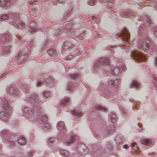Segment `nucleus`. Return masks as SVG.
I'll list each match as a JSON object with an SVG mask.
<instances>
[{
	"instance_id": "1",
	"label": "nucleus",
	"mask_w": 157,
	"mask_h": 157,
	"mask_svg": "<svg viewBox=\"0 0 157 157\" xmlns=\"http://www.w3.org/2000/svg\"><path fill=\"white\" fill-rule=\"evenodd\" d=\"M24 116L28 119L33 118L39 122H45L47 121L45 116H43L42 111L38 107L33 106L31 109L25 107L24 110Z\"/></svg>"
},
{
	"instance_id": "2",
	"label": "nucleus",
	"mask_w": 157,
	"mask_h": 157,
	"mask_svg": "<svg viewBox=\"0 0 157 157\" xmlns=\"http://www.w3.org/2000/svg\"><path fill=\"white\" fill-rule=\"evenodd\" d=\"M54 81L51 76H47L46 77L43 76L40 79L35 80L32 81V84L36 86H40L44 84L46 85H49L54 83Z\"/></svg>"
},
{
	"instance_id": "3",
	"label": "nucleus",
	"mask_w": 157,
	"mask_h": 157,
	"mask_svg": "<svg viewBox=\"0 0 157 157\" xmlns=\"http://www.w3.org/2000/svg\"><path fill=\"white\" fill-rule=\"evenodd\" d=\"M77 148V151L79 152V154L77 153L73 154L72 157H82L81 155H85V151H86L87 150V147L83 144L82 143H79L78 144Z\"/></svg>"
},
{
	"instance_id": "4",
	"label": "nucleus",
	"mask_w": 157,
	"mask_h": 157,
	"mask_svg": "<svg viewBox=\"0 0 157 157\" xmlns=\"http://www.w3.org/2000/svg\"><path fill=\"white\" fill-rule=\"evenodd\" d=\"M10 18L11 19L13 20L12 21V23L14 24L18 28L22 29L24 26L25 24L24 23L21 21L20 20H16L18 19V15L16 13H13L10 15Z\"/></svg>"
},
{
	"instance_id": "5",
	"label": "nucleus",
	"mask_w": 157,
	"mask_h": 157,
	"mask_svg": "<svg viewBox=\"0 0 157 157\" xmlns=\"http://www.w3.org/2000/svg\"><path fill=\"white\" fill-rule=\"evenodd\" d=\"M139 40V45L143 49H147L149 47L150 43L147 37L142 36Z\"/></svg>"
},
{
	"instance_id": "6",
	"label": "nucleus",
	"mask_w": 157,
	"mask_h": 157,
	"mask_svg": "<svg viewBox=\"0 0 157 157\" xmlns=\"http://www.w3.org/2000/svg\"><path fill=\"white\" fill-rule=\"evenodd\" d=\"M131 57L136 60L140 61L142 60L143 61L145 59L144 56L141 54L139 52L137 51H132L131 52Z\"/></svg>"
},
{
	"instance_id": "7",
	"label": "nucleus",
	"mask_w": 157,
	"mask_h": 157,
	"mask_svg": "<svg viewBox=\"0 0 157 157\" xmlns=\"http://www.w3.org/2000/svg\"><path fill=\"white\" fill-rule=\"evenodd\" d=\"M78 70L76 69L70 68L68 71V73H70L68 75L69 77L75 80H77L79 78V76L78 75L74 73V72H76Z\"/></svg>"
},
{
	"instance_id": "8",
	"label": "nucleus",
	"mask_w": 157,
	"mask_h": 157,
	"mask_svg": "<svg viewBox=\"0 0 157 157\" xmlns=\"http://www.w3.org/2000/svg\"><path fill=\"white\" fill-rule=\"evenodd\" d=\"M121 37L122 39H124L126 40V42H127L125 43V44H123L122 45V47L124 48H127L129 46L128 42V40L129 39L130 35L128 31L125 29L123 31L121 34Z\"/></svg>"
},
{
	"instance_id": "9",
	"label": "nucleus",
	"mask_w": 157,
	"mask_h": 157,
	"mask_svg": "<svg viewBox=\"0 0 157 157\" xmlns=\"http://www.w3.org/2000/svg\"><path fill=\"white\" fill-rule=\"evenodd\" d=\"M27 99L29 102L31 103L38 102L42 101L39 98L38 96L36 94L29 96L27 98Z\"/></svg>"
},
{
	"instance_id": "10",
	"label": "nucleus",
	"mask_w": 157,
	"mask_h": 157,
	"mask_svg": "<svg viewBox=\"0 0 157 157\" xmlns=\"http://www.w3.org/2000/svg\"><path fill=\"white\" fill-rule=\"evenodd\" d=\"M1 135L3 139L6 141L8 140V139L9 138L10 136V134L8 130H3L1 132Z\"/></svg>"
},
{
	"instance_id": "11",
	"label": "nucleus",
	"mask_w": 157,
	"mask_h": 157,
	"mask_svg": "<svg viewBox=\"0 0 157 157\" xmlns=\"http://www.w3.org/2000/svg\"><path fill=\"white\" fill-rule=\"evenodd\" d=\"M141 143L144 145L150 146L152 143V140L149 139H143L141 140Z\"/></svg>"
},
{
	"instance_id": "12",
	"label": "nucleus",
	"mask_w": 157,
	"mask_h": 157,
	"mask_svg": "<svg viewBox=\"0 0 157 157\" xmlns=\"http://www.w3.org/2000/svg\"><path fill=\"white\" fill-rule=\"evenodd\" d=\"M98 62L100 65H102L108 64L109 62V60L107 58L104 57L99 59L98 60Z\"/></svg>"
},
{
	"instance_id": "13",
	"label": "nucleus",
	"mask_w": 157,
	"mask_h": 157,
	"mask_svg": "<svg viewBox=\"0 0 157 157\" xmlns=\"http://www.w3.org/2000/svg\"><path fill=\"white\" fill-rule=\"evenodd\" d=\"M57 128L59 130H65L66 126L64 123L62 121H60L58 122L57 124Z\"/></svg>"
},
{
	"instance_id": "14",
	"label": "nucleus",
	"mask_w": 157,
	"mask_h": 157,
	"mask_svg": "<svg viewBox=\"0 0 157 157\" xmlns=\"http://www.w3.org/2000/svg\"><path fill=\"white\" fill-rule=\"evenodd\" d=\"M71 111V113L73 115H77L79 117L82 116L84 113V112L83 111L80 109Z\"/></svg>"
},
{
	"instance_id": "15",
	"label": "nucleus",
	"mask_w": 157,
	"mask_h": 157,
	"mask_svg": "<svg viewBox=\"0 0 157 157\" xmlns=\"http://www.w3.org/2000/svg\"><path fill=\"white\" fill-rule=\"evenodd\" d=\"M9 117V115L5 112H2L0 113V118L4 121L7 120Z\"/></svg>"
},
{
	"instance_id": "16",
	"label": "nucleus",
	"mask_w": 157,
	"mask_h": 157,
	"mask_svg": "<svg viewBox=\"0 0 157 157\" xmlns=\"http://www.w3.org/2000/svg\"><path fill=\"white\" fill-rule=\"evenodd\" d=\"M9 92L11 95H16L18 93L17 89L13 86L10 88Z\"/></svg>"
},
{
	"instance_id": "17",
	"label": "nucleus",
	"mask_w": 157,
	"mask_h": 157,
	"mask_svg": "<svg viewBox=\"0 0 157 157\" xmlns=\"http://www.w3.org/2000/svg\"><path fill=\"white\" fill-rule=\"evenodd\" d=\"M36 24L33 22L30 23L29 26L30 29V31L31 33L33 32H35L36 30Z\"/></svg>"
},
{
	"instance_id": "18",
	"label": "nucleus",
	"mask_w": 157,
	"mask_h": 157,
	"mask_svg": "<svg viewBox=\"0 0 157 157\" xmlns=\"http://www.w3.org/2000/svg\"><path fill=\"white\" fill-rule=\"evenodd\" d=\"M0 3L4 6H7L10 5V1L9 0H0Z\"/></svg>"
},
{
	"instance_id": "19",
	"label": "nucleus",
	"mask_w": 157,
	"mask_h": 157,
	"mask_svg": "<svg viewBox=\"0 0 157 157\" xmlns=\"http://www.w3.org/2000/svg\"><path fill=\"white\" fill-rule=\"evenodd\" d=\"M75 139V137L74 136H71L69 138H67L66 142L67 144H70L73 143Z\"/></svg>"
},
{
	"instance_id": "20",
	"label": "nucleus",
	"mask_w": 157,
	"mask_h": 157,
	"mask_svg": "<svg viewBox=\"0 0 157 157\" xmlns=\"http://www.w3.org/2000/svg\"><path fill=\"white\" fill-rule=\"evenodd\" d=\"M57 141V140L54 138H52L48 140L49 144L50 145H55Z\"/></svg>"
},
{
	"instance_id": "21",
	"label": "nucleus",
	"mask_w": 157,
	"mask_h": 157,
	"mask_svg": "<svg viewBox=\"0 0 157 157\" xmlns=\"http://www.w3.org/2000/svg\"><path fill=\"white\" fill-rule=\"evenodd\" d=\"M143 21L144 24L147 25H149L151 23L150 20L146 16H144L143 17Z\"/></svg>"
},
{
	"instance_id": "22",
	"label": "nucleus",
	"mask_w": 157,
	"mask_h": 157,
	"mask_svg": "<svg viewBox=\"0 0 157 157\" xmlns=\"http://www.w3.org/2000/svg\"><path fill=\"white\" fill-rule=\"evenodd\" d=\"M50 93L49 91H45L43 93V100L47 98L50 95Z\"/></svg>"
},
{
	"instance_id": "23",
	"label": "nucleus",
	"mask_w": 157,
	"mask_h": 157,
	"mask_svg": "<svg viewBox=\"0 0 157 157\" xmlns=\"http://www.w3.org/2000/svg\"><path fill=\"white\" fill-rule=\"evenodd\" d=\"M95 109L97 110H100L101 111L105 112L106 109L101 106L98 105H96L94 106Z\"/></svg>"
},
{
	"instance_id": "24",
	"label": "nucleus",
	"mask_w": 157,
	"mask_h": 157,
	"mask_svg": "<svg viewBox=\"0 0 157 157\" xmlns=\"http://www.w3.org/2000/svg\"><path fill=\"white\" fill-rule=\"evenodd\" d=\"M28 57V53H26L21 55L19 59V61H22L26 60Z\"/></svg>"
},
{
	"instance_id": "25",
	"label": "nucleus",
	"mask_w": 157,
	"mask_h": 157,
	"mask_svg": "<svg viewBox=\"0 0 157 157\" xmlns=\"http://www.w3.org/2000/svg\"><path fill=\"white\" fill-rule=\"evenodd\" d=\"M48 55L50 56H53L56 54V52L54 49H50L47 51Z\"/></svg>"
},
{
	"instance_id": "26",
	"label": "nucleus",
	"mask_w": 157,
	"mask_h": 157,
	"mask_svg": "<svg viewBox=\"0 0 157 157\" xmlns=\"http://www.w3.org/2000/svg\"><path fill=\"white\" fill-rule=\"evenodd\" d=\"M120 69L118 67H116L112 71V74L114 75H117L119 73H120Z\"/></svg>"
},
{
	"instance_id": "27",
	"label": "nucleus",
	"mask_w": 157,
	"mask_h": 157,
	"mask_svg": "<svg viewBox=\"0 0 157 157\" xmlns=\"http://www.w3.org/2000/svg\"><path fill=\"white\" fill-rule=\"evenodd\" d=\"M64 46L65 49L71 48L72 46V44L69 41L65 42L64 44Z\"/></svg>"
},
{
	"instance_id": "28",
	"label": "nucleus",
	"mask_w": 157,
	"mask_h": 157,
	"mask_svg": "<svg viewBox=\"0 0 157 157\" xmlns=\"http://www.w3.org/2000/svg\"><path fill=\"white\" fill-rule=\"evenodd\" d=\"M3 105L4 108H8L9 107V105L8 101L6 99H4L2 101Z\"/></svg>"
},
{
	"instance_id": "29",
	"label": "nucleus",
	"mask_w": 157,
	"mask_h": 157,
	"mask_svg": "<svg viewBox=\"0 0 157 157\" xmlns=\"http://www.w3.org/2000/svg\"><path fill=\"white\" fill-rule=\"evenodd\" d=\"M60 153L61 155L65 156H67L69 154V152L65 150H61L60 151Z\"/></svg>"
},
{
	"instance_id": "30",
	"label": "nucleus",
	"mask_w": 157,
	"mask_h": 157,
	"mask_svg": "<svg viewBox=\"0 0 157 157\" xmlns=\"http://www.w3.org/2000/svg\"><path fill=\"white\" fill-rule=\"evenodd\" d=\"M132 147V151L134 152L137 151L138 149V148L137 145L136 144L132 143L131 144Z\"/></svg>"
},
{
	"instance_id": "31",
	"label": "nucleus",
	"mask_w": 157,
	"mask_h": 157,
	"mask_svg": "<svg viewBox=\"0 0 157 157\" xmlns=\"http://www.w3.org/2000/svg\"><path fill=\"white\" fill-rule=\"evenodd\" d=\"M25 139L24 137L20 138L18 141V143L21 145H25Z\"/></svg>"
},
{
	"instance_id": "32",
	"label": "nucleus",
	"mask_w": 157,
	"mask_h": 157,
	"mask_svg": "<svg viewBox=\"0 0 157 157\" xmlns=\"http://www.w3.org/2000/svg\"><path fill=\"white\" fill-rule=\"evenodd\" d=\"M74 84H70L68 86L67 90H68L70 91H71L74 90L75 87L74 86Z\"/></svg>"
},
{
	"instance_id": "33",
	"label": "nucleus",
	"mask_w": 157,
	"mask_h": 157,
	"mask_svg": "<svg viewBox=\"0 0 157 157\" xmlns=\"http://www.w3.org/2000/svg\"><path fill=\"white\" fill-rule=\"evenodd\" d=\"M69 100V99L68 98H65L62 100L61 101V104L63 106H65Z\"/></svg>"
},
{
	"instance_id": "34",
	"label": "nucleus",
	"mask_w": 157,
	"mask_h": 157,
	"mask_svg": "<svg viewBox=\"0 0 157 157\" xmlns=\"http://www.w3.org/2000/svg\"><path fill=\"white\" fill-rule=\"evenodd\" d=\"M43 127L44 130H47L50 128L51 126L49 124L45 123L44 124Z\"/></svg>"
},
{
	"instance_id": "35",
	"label": "nucleus",
	"mask_w": 157,
	"mask_h": 157,
	"mask_svg": "<svg viewBox=\"0 0 157 157\" xmlns=\"http://www.w3.org/2000/svg\"><path fill=\"white\" fill-rule=\"evenodd\" d=\"M0 19L7 20H10V19L9 18V17L7 14L3 15L0 16Z\"/></svg>"
},
{
	"instance_id": "36",
	"label": "nucleus",
	"mask_w": 157,
	"mask_h": 157,
	"mask_svg": "<svg viewBox=\"0 0 157 157\" xmlns=\"http://www.w3.org/2000/svg\"><path fill=\"white\" fill-rule=\"evenodd\" d=\"M118 83V81L117 79L114 80H111L109 82V84H111L113 86H116Z\"/></svg>"
},
{
	"instance_id": "37",
	"label": "nucleus",
	"mask_w": 157,
	"mask_h": 157,
	"mask_svg": "<svg viewBox=\"0 0 157 157\" xmlns=\"http://www.w3.org/2000/svg\"><path fill=\"white\" fill-rule=\"evenodd\" d=\"M116 116L115 114H113L111 115V120L112 123H114L116 122Z\"/></svg>"
},
{
	"instance_id": "38",
	"label": "nucleus",
	"mask_w": 157,
	"mask_h": 157,
	"mask_svg": "<svg viewBox=\"0 0 157 157\" xmlns=\"http://www.w3.org/2000/svg\"><path fill=\"white\" fill-rule=\"evenodd\" d=\"M132 87H135L137 88L138 87L139 84H138L135 81H133L132 83Z\"/></svg>"
},
{
	"instance_id": "39",
	"label": "nucleus",
	"mask_w": 157,
	"mask_h": 157,
	"mask_svg": "<svg viewBox=\"0 0 157 157\" xmlns=\"http://www.w3.org/2000/svg\"><path fill=\"white\" fill-rule=\"evenodd\" d=\"M130 13L127 10H124L122 11V14L124 16H129Z\"/></svg>"
},
{
	"instance_id": "40",
	"label": "nucleus",
	"mask_w": 157,
	"mask_h": 157,
	"mask_svg": "<svg viewBox=\"0 0 157 157\" xmlns=\"http://www.w3.org/2000/svg\"><path fill=\"white\" fill-rule=\"evenodd\" d=\"M87 3L89 5L93 6L94 4L95 0H89Z\"/></svg>"
},
{
	"instance_id": "41",
	"label": "nucleus",
	"mask_w": 157,
	"mask_h": 157,
	"mask_svg": "<svg viewBox=\"0 0 157 157\" xmlns=\"http://www.w3.org/2000/svg\"><path fill=\"white\" fill-rule=\"evenodd\" d=\"M107 7L109 8H111L113 5V3L112 2H110L107 4Z\"/></svg>"
},
{
	"instance_id": "42",
	"label": "nucleus",
	"mask_w": 157,
	"mask_h": 157,
	"mask_svg": "<svg viewBox=\"0 0 157 157\" xmlns=\"http://www.w3.org/2000/svg\"><path fill=\"white\" fill-rule=\"evenodd\" d=\"M92 151L93 152L97 153L98 154L100 153V152L99 150L97 149H94L92 150Z\"/></svg>"
},
{
	"instance_id": "43",
	"label": "nucleus",
	"mask_w": 157,
	"mask_h": 157,
	"mask_svg": "<svg viewBox=\"0 0 157 157\" xmlns=\"http://www.w3.org/2000/svg\"><path fill=\"white\" fill-rule=\"evenodd\" d=\"M144 25H141L138 28V30L140 31H143V29H144V28H143L144 27Z\"/></svg>"
},
{
	"instance_id": "44",
	"label": "nucleus",
	"mask_w": 157,
	"mask_h": 157,
	"mask_svg": "<svg viewBox=\"0 0 157 157\" xmlns=\"http://www.w3.org/2000/svg\"><path fill=\"white\" fill-rule=\"evenodd\" d=\"M33 151H31L28 155L29 157H31L33 156Z\"/></svg>"
},
{
	"instance_id": "45",
	"label": "nucleus",
	"mask_w": 157,
	"mask_h": 157,
	"mask_svg": "<svg viewBox=\"0 0 157 157\" xmlns=\"http://www.w3.org/2000/svg\"><path fill=\"white\" fill-rule=\"evenodd\" d=\"M8 144H9V146H13L14 145V143L13 141H11V142H9V143H8Z\"/></svg>"
},
{
	"instance_id": "46",
	"label": "nucleus",
	"mask_w": 157,
	"mask_h": 157,
	"mask_svg": "<svg viewBox=\"0 0 157 157\" xmlns=\"http://www.w3.org/2000/svg\"><path fill=\"white\" fill-rule=\"evenodd\" d=\"M72 57V56L71 55L67 57H66V59L67 60H70Z\"/></svg>"
},
{
	"instance_id": "47",
	"label": "nucleus",
	"mask_w": 157,
	"mask_h": 157,
	"mask_svg": "<svg viewBox=\"0 0 157 157\" xmlns=\"http://www.w3.org/2000/svg\"><path fill=\"white\" fill-rule=\"evenodd\" d=\"M107 147L109 150V149H111L112 148V146L111 144H108L107 146Z\"/></svg>"
},
{
	"instance_id": "48",
	"label": "nucleus",
	"mask_w": 157,
	"mask_h": 157,
	"mask_svg": "<svg viewBox=\"0 0 157 157\" xmlns=\"http://www.w3.org/2000/svg\"><path fill=\"white\" fill-rule=\"evenodd\" d=\"M65 135H66V134L65 133H63V134H62V133H60L59 134L60 136L63 138H64L65 137V136H64Z\"/></svg>"
},
{
	"instance_id": "49",
	"label": "nucleus",
	"mask_w": 157,
	"mask_h": 157,
	"mask_svg": "<svg viewBox=\"0 0 157 157\" xmlns=\"http://www.w3.org/2000/svg\"><path fill=\"white\" fill-rule=\"evenodd\" d=\"M122 147L126 149L128 148V147L127 145L124 144L123 145Z\"/></svg>"
},
{
	"instance_id": "50",
	"label": "nucleus",
	"mask_w": 157,
	"mask_h": 157,
	"mask_svg": "<svg viewBox=\"0 0 157 157\" xmlns=\"http://www.w3.org/2000/svg\"><path fill=\"white\" fill-rule=\"evenodd\" d=\"M154 63L155 66H157V57L155 58Z\"/></svg>"
},
{
	"instance_id": "51",
	"label": "nucleus",
	"mask_w": 157,
	"mask_h": 157,
	"mask_svg": "<svg viewBox=\"0 0 157 157\" xmlns=\"http://www.w3.org/2000/svg\"><path fill=\"white\" fill-rule=\"evenodd\" d=\"M108 157H117L116 155H109Z\"/></svg>"
},
{
	"instance_id": "52",
	"label": "nucleus",
	"mask_w": 157,
	"mask_h": 157,
	"mask_svg": "<svg viewBox=\"0 0 157 157\" xmlns=\"http://www.w3.org/2000/svg\"><path fill=\"white\" fill-rule=\"evenodd\" d=\"M155 35L156 37L157 38V31H155Z\"/></svg>"
},
{
	"instance_id": "53",
	"label": "nucleus",
	"mask_w": 157,
	"mask_h": 157,
	"mask_svg": "<svg viewBox=\"0 0 157 157\" xmlns=\"http://www.w3.org/2000/svg\"><path fill=\"white\" fill-rule=\"evenodd\" d=\"M154 87L155 88V90L157 92V86H155Z\"/></svg>"
},
{
	"instance_id": "54",
	"label": "nucleus",
	"mask_w": 157,
	"mask_h": 157,
	"mask_svg": "<svg viewBox=\"0 0 157 157\" xmlns=\"http://www.w3.org/2000/svg\"><path fill=\"white\" fill-rule=\"evenodd\" d=\"M112 132V130L109 131V132H108L107 133V134H109L110 133Z\"/></svg>"
},
{
	"instance_id": "55",
	"label": "nucleus",
	"mask_w": 157,
	"mask_h": 157,
	"mask_svg": "<svg viewBox=\"0 0 157 157\" xmlns=\"http://www.w3.org/2000/svg\"><path fill=\"white\" fill-rule=\"evenodd\" d=\"M8 35H7V34L5 35V36L8 37Z\"/></svg>"
},
{
	"instance_id": "56",
	"label": "nucleus",
	"mask_w": 157,
	"mask_h": 157,
	"mask_svg": "<svg viewBox=\"0 0 157 157\" xmlns=\"http://www.w3.org/2000/svg\"><path fill=\"white\" fill-rule=\"evenodd\" d=\"M25 50H26V51H27V49H26Z\"/></svg>"
},
{
	"instance_id": "57",
	"label": "nucleus",
	"mask_w": 157,
	"mask_h": 157,
	"mask_svg": "<svg viewBox=\"0 0 157 157\" xmlns=\"http://www.w3.org/2000/svg\"><path fill=\"white\" fill-rule=\"evenodd\" d=\"M156 6V7L157 8V5H156V6Z\"/></svg>"
},
{
	"instance_id": "58",
	"label": "nucleus",
	"mask_w": 157,
	"mask_h": 157,
	"mask_svg": "<svg viewBox=\"0 0 157 157\" xmlns=\"http://www.w3.org/2000/svg\"><path fill=\"white\" fill-rule=\"evenodd\" d=\"M108 130H110V129L109 128V129Z\"/></svg>"
}]
</instances>
